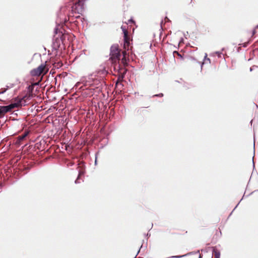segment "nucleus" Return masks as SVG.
Wrapping results in <instances>:
<instances>
[{
    "instance_id": "nucleus-1",
    "label": "nucleus",
    "mask_w": 258,
    "mask_h": 258,
    "mask_svg": "<svg viewBox=\"0 0 258 258\" xmlns=\"http://www.w3.org/2000/svg\"><path fill=\"white\" fill-rule=\"evenodd\" d=\"M126 54L125 50L122 51L123 57L120 60V63L122 64V66H121L120 63L118 64H116L114 66V69H117L119 73V76L118 77L116 85H117L119 82H121L122 81L124 77V75L126 74V70L124 67L127 65V60L128 59L126 57Z\"/></svg>"
},
{
    "instance_id": "nucleus-2",
    "label": "nucleus",
    "mask_w": 258,
    "mask_h": 258,
    "mask_svg": "<svg viewBox=\"0 0 258 258\" xmlns=\"http://www.w3.org/2000/svg\"><path fill=\"white\" fill-rule=\"evenodd\" d=\"M33 97L32 93L31 92L29 93V95H25L24 96L19 102L11 103V104L8 106H5L6 108V111L9 112L11 111L13 109L18 107L20 106H25L26 104V102L27 100H29L31 98Z\"/></svg>"
},
{
    "instance_id": "nucleus-3",
    "label": "nucleus",
    "mask_w": 258,
    "mask_h": 258,
    "mask_svg": "<svg viewBox=\"0 0 258 258\" xmlns=\"http://www.w3.org/2000/svg\"><path fill=\"white\" fill-rule=\"evenodd\" d=\"M110 54L111 55V58L113 61L116 62V61H118L119 63V57L120 56V50L117 45H114L111 47Z\"/></svg>"
},
{
    "instance_id": "nucleus-4",
    "label": "nucleus",
    "mask_w": 258,
    "mask_h": 258,
    "mask_svg": "<svg viewBox=\"0 0 258 258\" xmlns=\"http://www.w3.org/2000/svg\"><path fill=\"white\" fill-rule=\"evenodd\" d=\"M48 69L44 64H41L36 69H34L31 71V74L33 76H39L41 74H46Z\"/></svg>"
},
{
    "instance_id": "nucleus-5",
    "label": "nucleus",
    "mask_w": 258,
    "mask_h": 258,
    "mask_svg": "<svg viewBox=\"0 0 258 258\" xmlns=\"http://www.w3.org/2000/svg\"><path fill=\"white\" fill-rule=\"evenodd\" d=\"M123 32V40H124V48L125 50H128L130 45V36L128 34V31L123 26L121 27Z\"/></svg>"
},
{
    "instance_id": "nucleus-6",
    "label": "nucleus",
    "mask_w": 258,
    "mask_h": 258,
    "mask_svg": "<svg viewBox=\"0 0 258 258\" xmlns=\"http://www.w3.org/2000/svg\"><path fill=\"white\" fill-rule=\"evenodd\" d=\"M213 254L214 258H220V252L215 247L213 249Z\"/></svg>"
},
{
    "instance_id": "nucleus-7",
    "label": "nucleus",
    "mask_w": 258,
    "mask_h": 258,
    "mask_svg": "<svg viewBox=\"0 0 258 258\" xmlns=\"http://www.w3.org/2000/svg\"><path fill=\"white\" fill-rule=\"evenodd\" d=\"M7 112L6 110V108L5 106H0V117H2L4 115V114Z\"/></svg>"
},
{
    "instance_id": "nucleus-8",
    "label": "nucleus",
    "mask_w": 258,
    "mask_h": 258,
    "mask_svg": "<svg viewBox=\"0 0 258 258\" xmlns=\"http://www.w3.org/2000/svg\"><path fill=\"white\" fill-rule=\"evenodd\" d=\"M28 132H25L23 134L19 136L18 139L20 141H23L28 135Z\"/></svg>"
},
{
    "instance_id": "nucleus-9",
    "label": "nucleus",
    "mask_w": 258,
    "mask_h": 258,
    "mask_svg": "<svg viewBox=\"0 0 258 258\" xmlns=\"http://www.w3.org/2000/svg\"><path fill=\"white\" fill-rule=\"evenodd\" d=\"M59 36L61 35L60 38H61L62 42H63V39H64L66 37V36H68L69 35L68 34H63L62 32V31L60 32V31H59Z\"/></svg>"
},
{
    "instance_id": "nucleus-10",
    "label": "nucleus",
    "mask_w": 258,
    "mask_h": 258,
    "mask_svg": "<svg viewBox=\"0 0 258 258\" xmlns=\"http://www.w3.org/2000/svg\"><path fill=\"white\" fill-rule=\"evenodd\" d=\"M173 54H176L177 55V56L179 57V58H180L181 60L183 58L182 55L177 51H174Z\"/></svg>"
},
{
    "instance_id": "nucleus-11",
    "label": "nucleus",
    "mask_w": 258,
    "mask_h": 258,
    "mask_svg": "<svg viewBox=\"0 0 258 258\" xmlns=\"http://www.w3.org/2000/svg\"><path fill=\"white\" fill-rule=\"evenodd\" d=\"M154 96H157V97H161L163 96V94L162 93H160L159 94L155 95Z\"/></svg>"
},
{
    "instance_id": "nucleus-12",
    "label": "nucleus",
    "mask_w": 258,
    "mask_h": 258,
    "mask_svg": "<svg viewBox=\"0 0 258 258\" xmlns=\"http://www.w3.org/2000/svg\"><path fill=\"white\" fill-rule=\"evenodd\" d=\"M58 29H59V26H58L55 29V32L56 34L58 33Z\"/></svg>"
},
{
    "instance_id": "nucleus-13",
    "label": "nucleus",
    "mask_w": 258,
    "mask_h": 258,
    "mask_svg": "<svg viewBox=\"0 0 258 258\" xmlns=\"http://www.w3.org/2000/svg\"><path fill=\"white\" fill-rule=\"evenodd\" d=\"M6 91V89H2V90H0V94L1 93H4V92H5Z\"/></svg>"
},
{
    "instance_id": "nucleus-14",
    "label": "nucleus",
    "mask_w": 258,
    "mask_h": 258,
    "mask_svg": "<svg viewBox=\"0 0 258 258\" xmlns=\"http://www.w3.org/2000/svg\"><path fill=\"white\" fill-rule=\"evenodd\" d=\"M69 19H67V18H65L64 20H63V23H66L67 22H68L69 21Z\"/></svg>"
},
{
    "instance_id": "nucleus-15",
    "label": "nucleus",
    "mask_w": 258,
    "mask_h": 258,
    "mask_svg": "<svg viewBox=\"0 0 258 258\" xmlns=\"http://www.w3.org/2000/svg\"><path fill=\"white\" fill-rule=\"evenodd\" d=\"M81 172H80V173H79V176H78V179H77L76 180V181H75L76 182H77V180H78V179H79V177L81 176Z\"/></svg>"
},
{
    "instance_id": "nucleus-16",
    "label": "nucleus",
    "mask_w": 258,
    "mask_h": 258,
    "mask_svg": "<svg viewBox=\"0 0 258 258\" xmlns=\"http://www.w3.org/2000/svg\"><path fill=\"white\" fill-rule=\"evenodd\" d=\"M255 33H256L255 30H253V32H252V35H254V34H255Z\"/></svg>"
},
{
    "instance_id": "nucleus-17",
    "label": "nucleus",
    "mask_w": 258,
    "mask_h": 258,
    "mask_svg": "<svg viewBox=\"0 0 258 258\" xmlns=\"http://www.w3.org/2000/svg\"><path fill=\"white\" fill-rule=\"evenodd\" d=\"M173 234H179L178 233H173Z\"/></svg>"
},
{
    "instance_id": "nucleus-18",
    "label": "nucleus",
    "mask_w": 258,
    "mask_h": 258,
    "mask_svg": "<svg viewBox=\"0 0 258 258\" xmlns=\"http://www.w3.org/2000/svg\"><path fill=\"white\" fill-rule=\"evenodd\" d=\"M257 28H258V25L257 26Z\"/></svg>"
}]
</instances>
